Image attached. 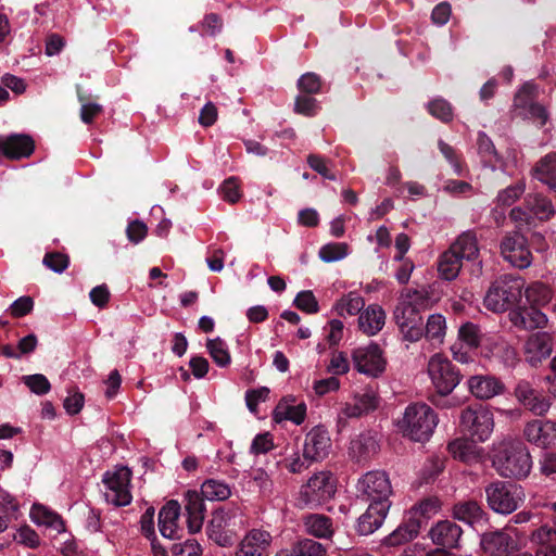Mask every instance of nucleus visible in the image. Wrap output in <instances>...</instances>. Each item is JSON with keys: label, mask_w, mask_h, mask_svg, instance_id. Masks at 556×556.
Listing matches in <instances>:
<instances>
[{"label": "nucleus", "mask_w": 556, "mask_h": 556, "mask_svg": "<svg viewBox=\"0 0 556 556\" xmlns=\"http://www.w3.org/2000/svg\"><path fill=\"white\" fill-rule=\"evenodd\" d=\"M428 372L437 391L430 399L432 404L448 407L450 400L446 396L453 392L462 379L458 367L441 354H435L428 363Z\"/></svg>", "instance_id": "1"}, {"label": "nucleus", "mask_w": 556, "mask_h": 556, "mask_svg": "<svg viewBox=\"0 0 556 556\" xmlns=\"http://www.w3.org/2000/svg\"><path fill=\"white\" fill-rule=\"evenodd\" d=\"M525 279L517 274H504L490 286L485 296L484 306L494 313L510 311L522 296Z\"/></svg>", "instance_id": "2"}, {"label": "nucleus", "mask_w": 556, "mask_h": 556, "mask_svg": "<svg viewBox=\"0 0 556 556\" xmlns=\"http://www.w3.org/2000/svg\"><path fill=\"white\" fill-rule=\"evenodd\" d=\"M437 425V414L425 403L409 404L397 424L403 435L415 442L428 441Z\"/></svg>", "instance_id": "3"}, {"label": "nucleus", "mask_w": 556, "mask_h": 556, "mask_svg": "<svg viewBox=\"0 0 556 556\" xmlns=\"http://www.w3.org/2000/svg\"><path fill=\"white\" fill-rule=\"evenodd\" d=\"M493 466L500 476L521 480L529 476L532 459L527 446L515 442L504 445L494 454Z\"/></svg>", "instance_id": "4"}, {"label": "nucleus", "mask_w": 556, "mask_h": 556, "mask_svg": "<svg viewBox=\"0 0 556 556\" xmlns=\"http://www.w3.org/2000/svg\"><path fill=\"white\" fill-rule=\"evenodd\" d=\"M337 491V478L330 471H319L302 485L296 498L300 508H315L333 497Z\"/></svg>", "instance_id": "5"}, {"label": "nucleus", "mask_w": 556, "mask_h": 556, "mask_svg": "<svg viewBox=\"0 0 556 556\" xmlns=\"http://www.w3.org/2000/svg\"><path fill=\"white\" fill-rule=\"evenodd\" d=\"M488 506L496 514L508 515L515 511L525 500L521 485L496 480L489 483L485 489Z\"/></svg>", "instance_id": "6"}, {"label": "nucleus", "mask_w": 556, "mask_h": 556, "mask_svg": "<svg viewBox=\"0 0 556 556\" xmlns=\"http://www.w3.org/2000/svg\"><path fill=\"white\" fill-rule=\"evenodd\" d=\"M460 426L472 441L484 442L494 428L493 414L481 403L471 404L462 410Z\"/></svg>", "instance_id": "7"}, {"label": "nucleus", "mask_w": 556, "mask_h": 556, "mask_svg": "<svg viewBox=\"0 0 556 556\" xmlns=\"http://www.w3.org/2000/svg\"><path fill=\"white\" fill-rule=\"evenodd\" d=\"M554 214L555 206L551 199L543 193L532 192L525 197L523 206H516L510 211L509 217L515 222H523L530 225L534 218L546 222Z\"/></svg>", "instance_id": "8"}, {"label": "nucleus", "mask_w": 556, "mask_h": 556, "mask_svg": "<svg viewBox=\"0 0 556 556\" xmlns=\"http://www.w3.org/2000/svg\"><path fill=\"white\" fill-rule=\"evenodd\" d=\"M393 319L404 340L416 342L424 337V320L419 308L410 302L400 300L393 312Z\"/></svg>", "instance_id": "9"}, {"label": "nucleus", "mask_w": 556, "mask_h": 556, "mask_svg": "<svg viewBox=\"0 0 556 556\" xmlns=\"http://www.w3.org/2000/svg\"><path fill=\"white\" fill-rule=\"evenodd\" d=\"M235 514L223 508L213 513L212 519L206 527L210 540L219 546H231L237 541L235 531Z\"/></svg>", "instance_id": "10"}, {"label": "nucleus", "mask_w": 556, "mask_h": 556, "mask_svg": "<svg viewBox=\"0 0 556 556\" xmlns=\"http://www.w3.org/2000/svg\"><path fill=\"white\" fill-rule=\"evenodd\" d=\"M354 367L361 374L372 378L381 376L387 366L382 350L376 343L357 348L352 353Z\"/></svg>", "instance_id": "11"}, {"label": "nucleus", "mask_w": 556, "mask_h": 556, "mask_svg": "<svg viewBox=\"0 0 556 556\" xmlns=\"http://www.w3.org/2000/svg\"><path fill=\"white\" fill-rule=\"evenodd\" d=\"M130 479L131 471L124 466L116 468L113 472L106 471L102 481L111 492L106 495L108 501L115 506L129 505L132 500L129 491Z\"/></svg>", "instance_id": "12"}, {"label": "nucleus", "mask_w": 556, "mask_h": 556, "mask_svg": "<svg viewBox=\"0 0 556 556\" xmlns=\"http://www.w3.org/2000/svg\"><path fill=\"white\" fill-rule=\"evenodd\" d=\"M503 257L514 267L528 268L532 263L528 239L519 231L506 235L501 242Z\"/></svg>", "instance_id": "13"}, {"label": "nucleus", "mask_w": 556, "mask_h": 556, "mask_svg": "<svg viewBox=\"0 0 556 556\" xmlns=\"http://www.w3.org/2000/svg\"><path fill=\"white\" fill-rule=\"evenodd\" d=\"M357 491L369 503L376 501L390 502L389 496L392 493L390 481L383 471H369L364 475L357 483Z\"/></svg>", "instance_id": "14"}, {"label": "nucleus", "mask_w": 556, "mask_h": 556, "mask_svg": "<svg viewBox=\"0 0 556 556\" xmlns=\"http://www.w3.org/2000/svg\"><path fill=\"white\" fill-rule=\"evenodd\" d=\"M480 547L486 556H510L518 551V543L509 532L497 529L481 535Z\"/></svg>", "instance_id": "15"}, {"label": "nucleus", "mask_w": 556, "mask_h": 556, "mask_svg": "<svg viewBox=\"0 0 556 556\" xmlns=\"http://www.w3.org/2000/svg\"><path fill=\"white\" fill-rule=\"evenodd\" d=\"M526 440L541 448L556 447V420L533 419L523 428Z\"/></svg>", "instance_id": "16"}, {"label": "nucleus", "mask_w": 556, "mask_h": 556, "mask_svg": "<svg viewBox=\"0 0 556 556\" xmlns=\"http://www.w3.org/2000/svg\"><path fill=\"white\" fill-rule=\"evenodd\" d=\"M271 541L269 532L252 529L240 541L235 556H269Z\"/></svg>", "instance_id": "17"}, {"label": "nucleus", "mask_w": 556, "mask_h": 556, "mask_svg": "<svg viewBox=\"0 0 556 556\" xmlns=\"http://www.w3.org/2000/svg\"><path fill=\"white\" fill-rule=\"evenodd\" d=\"M463 533L460 526L452 520L445 519L438 521L431 527L429 536L437 546L454 549L460 547L459 542Z\"/></svg>", "instance_id": "18"}, {"label": "nucleus", "mask_w": 556, "mask_h": 556, "mask_svg": "<svg viewBox=\"0 0 556 556\" xmlns=\"http://www.w3.org/2000/svg\"><path fill=\"white\" fill-rule=\"evenodd\" d=\"M35 151L34 139L26 134H12L0 137V153L9 160L29 157Z\"/></svg>", "instance_id": "19"}, {"label": "nucleus", "mask_w": 556, "mask_h": 556, "mask_svg": "<svg viewBox=\"0 0 556 556\" xmlns=\"http://www.w3.org/2000/svg\"><path fill=\"white\" fill-rule=\"evenodd\" d=\"M451 514L454 519L462 521L471 528L488 522V513L482 504L473 498L460 500L453 504Z\"/></svg>", "instance_id": "20"}, {"label": "nucleus", "mask_w": 556, "mask_h": 556, "mask_svg": "<svg viewBox=\"0 0 556 556\" xmlns=\"http://www.w3.org/2000/svg\"><path fill=\"white\" fill-rule=\"evenodd\" d=\"M330 446L328 431L323 426H316L305 435L303 457L311 462L323 459Z\"/></svg>", "instance_id": "21"}, {"label": "nucleus", "mask_w": 556, "mask_h": 556, "mask_svg": "<svg viewBox=\"0 0 556 556\" xmlns=\"http://www.w3.org/2000/svg\"><path fill=\"white\" fill-rule=\"evenodd\" d=\"M450 249L457 254V256L464 261L472 262L471 275L479 277L482 273L481 262L475 263L479 256L478 241L475 232L465 231L456 241L450 247Z\"/></svg>", "instance_id": "22"}, {"label": "nucleus", "mask_w": 556, "mask_h": 556, "mask_svg": "<svg viewBox=\"0 0 556 556\" xmlns=\"http://www.w3.org/2000/svg\"><path fill=\"white\" fill-rule=\"evenodd\" d=\"M511 324L520 330H534L544 328L547 317L536 306H519L508 313Z\"/></svg>", "instance_id": "23"}, {"label": "nucleus", "mask_w": 556, "mask_h": 556, "mask_svg": "<svg viewBox=\"0 0 556 556\" xmlns=\"http://www.w3.org/2000/svg\"><path fill=\"white\" fill-rule=\"evenodd\" d=\"M391 502H370L367 510L358 518L357 532L369 535L379 529L390 509Z\"/></svg>", "instance_id": "24"}, {"label": "nucleus", "mask_w": 556, "mask_h": 556, "mask_svg": "<svg viewBox=\"0 0 556 556\" xmlns=\"http://www.w3.org/2000/svg\"><path fill=\"white\" fill-rule=\"evenodd\" d=\"M553 352L552 337L546 332L531 334L525 343L526 361L536 367L551 356Z\"/></svg>", "instance_id": "25"}, {"label": "nucleus", "mask_w": 556, "mask_h": 556, "mask_svg": "<svg viewBox=\"0 0 556 556\" xmlns=\"http://www.w3.org/2000/svg\"><path fill=\"white\" fill-rule=\"evenodd\" d=\"M201 495L197 491L186 493L185 510L188 515L187 523L191 534L199 532L204 521L205 505Z\"/></svg>", "instance_id": "26"}, {"label": "nucleus", "mask_w": 556, "mask_h": 556, "mask_svg": "<svg viewBox=\"0 0 556 556\" xmlns=\"http://www.w3.org/2000/svg\"><path fill=\"white\" fill-rule=\"evenodd\" d=\"M421 528V521L416 517H406L403 522L382 541L386 546H400L415 539Z\"/></svg>", "instance_id": "27"}, {"label": "nucleus", "mask_w": 556, "mask_h": 556, "mask_svg": "<svg viewBox=\"0 0 556 556\" xmlns=\"http://www.w3.org/2000/svg\"><path fill=\"white\" fill-rule=\"evenodd\" d=\"M469 391L481 400L491 399L503 391V383L494 377L473 376L468 380Z\"/></svg>", "instance_id": "28"}, {"label": "nucleus", "mask_w": 556, "mask_h": 556, "mask_svg": "<svg viewBox=\"0 0 556 556\" xmlns=\"http://www.w3.org/2000/svg\"><path fill=\"white\" fill-rule=\"evenodd\" d=\"M305 531L318 539L329 540L334 533L332 519L323 514H308L303 517Z\"/></svg>", "instance_id": "29"}, {"label": "nucleus", "mask_w": 556, "mask_h": 556, "mask_svg": "<svg viewBox=\"0 0 556 556\" xmlns=\"http://www.w3.org/2000/svg\"><path fill=\"white\" fill-rule=\"evenodd\" d=\"M350 455L357 463L369 459L378 450L379 444L370 432L361 433L350 443Z\"/></svg>", "instance_id": "30"}, {"label": "nucleus", "mask_w": 556, "mask_h": 556, "mask_svg": "<svg viewBox=\"0 0 556 556\" xmlns=\"http://www.w3.org/2000/svg\"><path fill=\"white\" fill-rule=\"evenodd\" d=\"M386 321V313L381 306L377 304L369 305L358 317L359 329L368 334L374 336L378 333Z\"/></svg>", "instance_id": "31"}, {"label": "nucleus", "mask_w": 556, "mask_h": 556, "mask_svg": "<svg viewBox=\"0 0 556 556\" xmlns=\"http://www.w3.org/2000/svg\"><path fill=\"white\" fill-rule=\"evenodd\" d=\"M533 176L556 192V153L542 157L533 168Z\"/></svg>", "instance_id": "32"}, {"label": "nucleus", "mask_w": 556, "mask_h": 556, "mask_svg": "<svg viewBox=\"0 0 556 556\" xmlns=\"http://www.w3.org/2000/svg\"><path fill=\"white\" fill-rule=\"evenodd\" d=\"M306 417V404L299 403L296 405L288 404L287 400L279 402L274 412V418L277 422L281 420H290L295 425H301Z\"/></svg>", "instance_id": "33"}, {"label": "nucleus", "mask_w": 556, "mask_h": 556, "mask_svg": "<svg viewBox=\"0 0 556 556\" xmlns=\"http://www.w3.org/2000/svg\"><path fill=\"white\" fill-rule=\"evenodd\" d=\"M463 261L451 249L441 254L438 262V271L441 278L454 280L462 268Z\"/></svg>", "instance_id": "34"}, {"label": "nucleus", "mask_w": 556, "mask_h": 556, "mask_svg": "<svg viewBox=\"0 0 556 556\" xmlns=\"http://www.w3.org/2000/svg\"><path fill=\"white\" fill-rule=\"evenodd\" d=\"M31 520L37 525H45L58 532L64 531V522L60 515L47 509L42 505L35 504L30 510Z\"/></svg>", "instance_id": "35"}, {"label": "nucleus", "mask_w": 556, "mask_h": 556, "mask_svg": "<svg viewBox=\"0 0 556 556\" xmlns=\"http://www.w3.org/2000/svg\"><path fill=\"white\" fill-rule=\"evenodd\" d=\"M201 494L210 501H225L231 495V491L227 483L215 479H207L201 486Z\"/></svg>", "instance_id": "36"}, {"label": "nucleus", "mask_w": 556, "mask_h": 556, "mask_svg": "<svg viewBox=\"0 0 556 556\" xmlns=\"http://www.w3.org/2000/svg\"><path fill=\"white\" fill-rule=\"evenodd\" d=\"M447 450L455 459L464 463H469L476 457V444L472 440L456 439L448 443Z\"/></svg>", "instance_id": "37"}, {"label": "nucleus", "mask_w": 556, "mask_h": 556, "mask_svg": "<svg viewBox=\"0 0 556 556\" xmlns=\"http://www.w3.org/2000/svg\"><path fill=\"white\" fill-rule=\"evenodd\" d=\"M206 348L214 363L219 367H227L231 363V356L226 342L220 338L207 339Z\"/></svg>", "instance_id": "38"}, {"label": "nucleus", "mask_w": 556, "mask_h": 556, "mask_svg": "<svg viewBox=\"0 0 556 556\" xmlns=\"http://www.w3.org/2000/svg\"><path fill=\"white\" fill-rule=\"evenodd\" d=\"M526 299L531 305H545L551 301V289L541 281H535L525 289Z\"/></svg>", "instance_id": "39"}, {"label": "nucleus", "mask_w": 556, "mask_h": 556, "mask_svg": "<svg viewBox=\"0 0 556 556\" xmlns=\"http://www.w3.org/2000/svg\"><path fill=\"white\" fill-rule=\"evenodd\" d=\"M427 110L431 116L442 123L446 124L453 121L454 112L452 104L443 98H435L430 101L427 104Z\"/></svg>", "instance_id": "40"}, {"label": "nucleus", "mask_w": 556, "mask_h": 556, "mask_svg": "<svg viewBox=\"0 0 556 556\" xmlns=\"http://www.w3.org/2000/svg\"><path fill=\"white\" fill-rule=\"evenodd\" d=\"M365 306V301L361 295L350 293L348 296L342 298L336 304V311L340 316L345 314L350 316L357 315Z\"/></svg>", "instance_id": "41"}, {"label": "nucleus", "mask_w": 556, "mask_h": 556, "mask_svg": "<svg viewBox=\"0 0 556 556\" xmlns=\"http://www.w3.org/2000/svg\"><path fill=\"white\" fill-rule=\"evenodd\" d=\"M445 318L441 314L430 315L426 326H424V336L429 340L442 341L445 334Z\"/></svg>", "instance_id": "42"}, {"label": "nucleus", "mask_w": 556, "mask_h": 556, "mask_svg": "<svg viewBox=\"0 0 556 556\" xmlns=\"http://www.w3.org/2000/svg\"><path fill=\"white\" fill-rule=\"evenodd\" d=\"M77 98L81 103L80 118L85 124H91L97 115L102 112V105L88 102L89 97L77 87Z\"/></svg>", "instance_id": "43"}, {"label": "nucleus", "mask_w": 556, "mask_h": 556, "mask_svg": "<svg viewBox=\"0 0 556 556\" xmlns=\"http://www.w3.org/2000/svg\"><path fill=\"white\" fill-rule=\"evenodd\" d=\"M478 153L484 162L496 163L500 156L491 138L483 131L478 132L477 138Z\"/></svg>", "instance_id": "44"}, {"label": "nucleus", "mask_w": 556, "mask_h": 556, "mask_svg": "<svg viewBox=\"0 0 556 556\" xmlns=\"http://www.w3.org/2000/svg\"><path fill=\"white\" fill-rule=\"evenodd\" d=\"M458 339L470 349H476L481 343L480 327L473 323L467 321L458 330Z\"/></svg>", "instance_id": "45"}, {"label": "nucleus", "mask_w": 556, "mask_h": 556, "mask_svg": "<svg viewBox=\"0 0 556 556\" xmlns=\"http://www.w3.org/2000/svg\"><path fill=\"white\" fill-rule=\"evenodd\" d=\"M526 186L523 182L510 185L504 190L500 191L496 197L498 206L508 207L513 205L525 192Z\"/></svg>", "instance_id": "46"}, {"label": "nucleus", "mask_w": 556, "mask_h": 556, "mask_svg": "<svg viewBox=\"0 0 556 556\" xmlns=\"http://www.w3.org/2000/svg\"><path fill=\"white\" fill-rule=\"evenodd\" d=\"M348 255V244L344 242H332L323 245L319 250V257L326 262H336Z\"/></svg>", "instance_id": "47"}, {"label": "nucleus", "mask_w": 556, "mask_h": 556, "mask_svg": "<svg viewBox=\"0 0 556 556\" xmlns=\"http://www.w3.org/2000/svg\"><path fill=\"white\" fill-rule=\"evenodd\" d=\"M536 87L531 83H526L516 93L514 104L517 109H521L523 113L529 106L535 102Z\"/></svg>", "instance_id": "48"}, {"label": "nucleus", "mask_w": 556, "mask_h": 556, "mask_svg": "<svg viewBox=\"0 0 556 556\" xmlns=\"http://www.w3.org/2000/svg\"><path fill=\"white\" fill-rule=\"evenodd\" d=\"M293 304L296 308L306 314H316L319 311L318 301L311 290L299 292L293 301Z\"/></svg>", "instance_id": "49"}, {"label": "nucleus", "mask_w": 556, "mask_h": 556, "mask_svg": "<svg viewBox=\"0 0 556 556\" xmlns=\"http://www.w3.org/2000/svg\"><path fill=\"white\" fill-rule=\"evenodd\" d=\"M294 556H325V546L311 539H303L298 542L293 549Z\"/></svg>", "instance_id": "50"}, {"label": "nucleus", "mask_w": 556, "mask_h": 556, "mask_svg": "<svg viewBox=\"0 0 556 556\" xmlns=\"http://www.w3.org/2000/svg\"><path fill=\"white\" fill-rule=\"evenodd\" d=\"M169 549L173 556H200L202 554L201 545L194 539L173 543Z\"/></svg>", "instance_id": "51"}, {"label": "nucleus", "mask_w": 556, "mask_h": 556, "mask_svg": "<svg viewBox=\"0 0 556 556\" xmlns=\"http://www.w3.org/2000/svg\"><path fill=\"white\" fill-rule=\"evenodd\" d=\"M22 380L37 395L47 394L51 389L48 378L42 374L23 376Z\"/></svg>", "instance_id": "52"}, {"label": "nucleus", "mask_w": 556, "mask_h": 556, "mask_svg": "<svg viewBox=\"0 0 556 556\" xmlns=\"http://www.w3.org/2000/svg\"><path fill=\"white\" fill-rule=\"evenodd\" d=\"M307 96H298L294 102V112L304 116H315L319 111L318 102L315 98Z\"/></svg>", "instance_id": "53"}, {"label": "nucleus", "mask_w": 556, "mask_h": 556, "mask_svg": "<svg viewBox=\"0 0 556 556\" xmlns=\"http://www.w3.org/2000/svg\"><path fill=\"white\" fill-rule=\"evenodd\" d=\"M296 86L302 93L315 94L321 89V79L317 74L309 72L299 78Z\"/></svg>", "instance_id": "54"}, {"label": "nucleus", "mask_w": 556, "mask_h": 556, "mask_svg": "<svg viewBox=\"0 0 556 556\" xmlns=\"http://www.w3.org/2000/svg\"><path fill=\"white\" fill-rule=\"evenodd\" d=\"M42 263L51 270L61 274L68 267L70 257L60 252H47L43 256Z\"/></svg>", "instance_id": "55"}, {"label": "nucleus", "mask_w": 556, "mask_h": 556, "mask_svg": "<svg viewBox=\"0 0 556 556\" xmlns=\"http://www.w3.org/2000/svg\"><path fill=\"white\" fill-rule=\"evenodd\" d=\"M401 300L404 302H410L420 311L429 306L430 295L426 289H407L406 292L402 293Z\"/></svg>", "instance_id": "56"}, {"label": "nucleus", "mask_w": 556, "mask_h": 556, "mask_svg": "<svg viewBox=\"0 0 556 556\" xmlns=\"http://www.w3.org/2000/svg\"><path fill=\"white\" fill-rule=\"evenodd\" d=\"M439 509V502L433 498L422 501L417 507L410 509L408 517L418 518L421 523L425 519L429 518L431 514L437 513Z\"/></svg>", "instance_id": "57"}, {"label": "nucleus", "mask_w": 556, "mask_h": 556, "mask_svg": "<svg viewBox=\"0 0 556 556\" xmlns=\"http://www.w3.org/2000/svg\"><path fill=\"white\" fill-rule=\"evenodd\" d=\"M523 407L536 416H543L548 412L551 403L546 396L538 391L535 395L531 396V399L523 404Z\"/></svg>", "instance_id": "58"}, {"label": "nucleus", "mask_w": 556, "mask_h": 556, "mask_svg": "<svg viewBox=\"0 0 556 556\" xmlns=\"http://www.w3.org/2000/svg\"><path fill=\"white\" fill-rule=\"evenodd\" d=\"M523 114L540 128L543 127L549 118L546 108L536 101L533 102Z\"/></svg>", "instance_id": "59"}, {"label": "nucleus", "mask_w": 556, "mask_h": 556, "mask_svg": "<svg viewBox=\"0 0 556 556\" xmlns=\"http://www.w3.org/2000/svg\"><path fill=\"white\" fill-rule=\"evenodd\" d=\"M275 447L269 432L258 433L252 441L250 453L254 455L265 454Z\"/></svg>", "instance_id": "60"}, {"label": "nucleus", "mask_w": 556, "mask_h": 556, "mask_svg": "<svg viewBox=\"0 0 556 556\" xmlns=\"http://www.w3.org/2000/svg\"><path fill=\"white\" fill-rule=\"evenodd\" d=\"M555 535V527L551 528L546 525L541 526L533 530L530 534L531 543L539 547L547 546L552 543L553 536Z\"/></svg>", "instance_id": "61"}, {"label": "nucleus", "mask_w": 556, "mask_h": 556, "mask_svg": "<svg viewBox=\"0 0 556 556\" xmlns=\"http://www.w3.org/2000/svg\"><path fill=\"white\" fill-rule=\"evenodd\" d=\"M220 190H222L224 200L231 204L237 203L239 201V199L241 198L238 178H236V177L227 178L223 182Z\"/></svg>", "instance_id": "62"}, {"label": "nucleus", "mask_w": 556, "mask_h": 556, "mask_svg": "<svg viewBox=\"0 0 556 556\" xmlns=\"http://www.w3.org/2000/svg\"><path fill=\"white\" fill-rule=\"evenodd\" d=\"M34 308V300L28 296L24 295L15 300L10 305V314L15 318L24 317L25 315L29 314Z\"/></svg>", "instance_id": "63"}, {"label": "nucleus", "mask_w": 556, "mask_h": 556, "mask_svg": "<svg viewBox=\"0 0 556 556\" xmlns=\"http://www.w3.org/2000/svg\"><path fill=\"white\" fill-rule=\"evenodd\" d=\"M354 400L359 405V407L363 408L365 414L375 410L379 405V397L377 393L371 389L366 390L361 394H356Z\"/></svg>", "instance_id": "64"}]
</instances>
